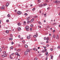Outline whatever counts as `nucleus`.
Listing matches in <instances>:
<instances>
[{
    "label": "nucleus",
    "mask_w": 60,
    "mask_h": 60,
    "mask_svg": "<svg viewBox=\"0 0 60 60\" xmlns=\"http://www.w3.org/2000/svg\"><path fill=\"white\" fill-rule=\"evenodd\" d=\"M18 47H20V45L18 44Z\"/></svg>",
    "instance_id": "nucleus-52"
},
{
    "label": "nucleus",
    "mask_w": 60,
    "mask_h": 60,
    "mask_svg": "<svg viewBox=\"0 0 60 60\" xmlns=\"http://www.w3.org/2000/svg\"><path fill=\"white\" fill-rule=\"evenodd\" d=\"M30 38V36H27V38L28 39H29Z\"/></svg>",
    "instance_id": "nucleus-13"
},
{
    "label": "nucleus",
    "mask_w": 60,
    "mask_h": 60,
    "mask_svg": "<svg viewBox=\"0 0 60 60\" xmlns=\"http://www.w3.org/2000/svg\"><path fill=\"white\" fill-rule=\"evenodd\" d=\"M6 56H7V55L6 54L2 55L1 56V57H6Z\"/></svg>",
    "instance_id": "nucleus-4"
},
{
    "label": "nucleus",
    "mask_w": 60,
    "mask_h": 60,
    "mask_svg": "<svg viewBox=\"0 0 60 60\" xmlns=\"http://www.w3.org/2000/svg\"><path fill=\"white\" fill-rule=\"evenodd\" d=\"M46 42V43H48V42H49V41H47Z\"/></svg>",
    "instance_id": "nucleus-61"
},
{
    "label": "nucleus",
    "mask_w": 60,
    "mask_h": 60,
    "mask_svg": "<svg viewBox=\"0 0 60 60\" xmlns=\"http://www.w3.org/2000/svg\"><path fill=\"white\" fill-rule=\"evenodd\" d=\"M48 33H46L45 34V35H47V34H48Z\"/></svg>",
    "instance_id": "nucleus-54"
},
{
    "label": "nucleus",
    "mask_w": 60,
    "mask_h": 60,
    "mask_svg": "<svg viewBox=\"0 0 60 60\" xmlns=\"http://www.w3.org/2000/svg\"><path fill=\"white\" fill-rule=\"evenodd\" d=\"M34 20V19L33 18L30 21V22H33V21Z\"/></svg>",
    "instance_id": "nucleus-10"
},
{
    "label": "nucleus",
    "mask_w": 60,
    "mask_h": 60,
    "mask_svg": "<svg viewBox=\"0 0 60 60\" xmlns=\"http://www.w3.org/2000/svg\"><path fill=\"white\" fill-rule=\"evenodd\" d=\"M51 59H52L53 58V56L52 55H51Z\"/></svg>",
    "instance_id": "nucleus-16"
},
{
    "label": "nucleus",
    "mask_w": 60,
    "mask_h": 60,
    "mask_svg": "<svg viewBox=\"0 0 60 60\" xmlns=\"http://www.w3.org/2000/svg\"><path fill=\"white\" fill-rule=\"evenodd\" d=\"M44 40H47V38L44 37Z\"/></svg>",
    "instance_id": "nucleus-29"
},
{
    "label": "nucleus",
    "mask_w": 60,
    "mask_h": 60,
    "mask_svg": "<svg viewBox=\"0 0 60 60\" xmlns=\"http://www.w3.org/2000/svg\"><path fill=\"white\" fill-rule=\"evenodd\" d=\"M34 41H37V39H35Z\"/></svg>",
    "instance_id": "nucleus-48"
},
{
    "label": "nucleus",
    "mask_w": 60,
    "mask_h": 60,
    "mask_svg": "<svg viewBox=\"0 0 60 60\" xmlns=\"http://www.w3.org/2000/svg\"><path fill=\"white\" fill-rule=\"evenodd\" d=\"M50 50H51V51H53V49L51 48L50 49Z\"/></svg>",
    "instance_id": "nucleus-43"
},
{
    "label": "nucleus",
    "mask_w": 60,
    "mask_h": 60,
    "mask_svg": "<svg viewBox=\"0 0 60 60\" xmlns=\"http://www.w3.org/2000/svg\"><path fill=\"white\" fill-rule=\"evenodd\" d=\"M38 23L39 24H41V22H40V21H38Z\"/></svg>",
    "instance_id": "nucleus-28"
},
{
    "label": "nucleus",
    "mask_w": 60,
    "mask_h": 60,
    "mask_svg": "<svg viewBox=\"0 0 60 60\" xmlns=\"http://www.w3.org/2000/svg\"><path fill=\"white\" fill-rule=\"evenodd\" d=\"M3 53L4 54H5V53H6V52L5 51H4L3 52Z\"/></svg>",
    "instance_id": "nucleus-45"
},
{
    "label": "nucleus",
    "mask_w": 60,
    "mask_h": 60,
    "mask_svg": "<svg viewBox=\"0 0 60 60\" xmlns=\"http://www.w3.org/2000/svg\"><path fill=\"white\" fill-rule=\"evenodd\" d=\"M17 56H20V55H19V54H18L17 55Z\"/></svg>",
    "instance_id": "nucleus-51"
},
{
    "label": "nucleus",
    "mask_w": 60,
    "mask_h": 60,
    "mask_svg": "<svg viewBox=\"0 0 60 60\" xmlns=\"http://www.w3.org/2000/svg\"><path fill=\"white\" fill-rule=\"evenodd\" d=\"M56 23L55 22L52 24V25H56Z\"/></svg>",
    "instance_id": "nucleus-19"
},
{
    "label": "nucleus",
    "mask_w": 60,
    "mask_h": 60,
    "mask_svg": "<svg viewBox=\"0 0 60 60\" xmlns=\"http://www.w3.org/2000/svg\"><path fill=\"white\" fill-rule=\"evenodd\" d=\"M53 2L54 3H56V4H59L60 2L58 1V0H55V1H54Z\"/></svg>",
    "instance_id": "nucleus-3"
},
{
    "label": "nucleus",
    "mask_w": 60,
    "mask_h": 60,
    "mask_svg": "<svg viewBox=\"0 0 60 60\" xmlns=\"http://www.w3.org/2000/svg\"><path fill=\"white\" fill-rule=\"evenodd\" d=\"M17 25L18 26H20V24L19 23H18Z\"/></svg>",
    "instance_id": "nucleus-17"
},
{
    "label": "nucleus",
    "mask_w": 60,
    "mask_h": 60,
    "mask_svg": "<svg viewBox=\"0 0 60 60\" xmlns=\"http://www.w3.org/2000/svg\"><path fill=\"white\" fill-rule=\"evenodd\" d=\"M44 49H46V47H44Z\"/></svg>",
    "instance_id": "nucleus-64"
},
{
    "label": "nucleus",
    "mask_w": 60,
    "mask_h": 60,
    "mask_svg": "<svg viewBox=\"0 0 60 60\" xmlns=\"http://www.w3.org/2000/svg\"><path fill=\"white\" fill-rule=\"evenodd\" d=\"M10 37L12 38V37H12V34H10Z\"/></svg>",
    "instance_id": "nucleus-24"
},
{
    "label": "nucleus",
    "mask_w": 60,
    "mask_h": 60,
    "mask_svg": "<svg viewBox=\"0 0 60 60\" xmlns=\"http://www.w3.org/2000/svg\"><path fill=\"white\" fill-rule=\"evenodd\" d=\"M39 7H43V5L42 4H40V5H39Z\"/></svg>",
    "instance_id": "nucleus-7"
},
{
    "label": "nucleus",
    "mask_w": 60,
    "mask_h": 60,
    "mask_svg": "<svg viewBox=\"0 0 60 60\" xmlns=\"http://www.w3.org/2000/svg\"><path fill=\"white\" fill-rule=\"evenodd\" d=\"M34 38H36V37H37V35H35L34 36Z\"/></svg>",
    "instance_id": "nucleus-12"
},
{
    "label": "nucleus",
    "mask_w": 60,
    "mask_h": 60,
    "mask_svg": "<svg viewBox=\"0 0 60 60\" xmlns=\"http://www.w3.org/2000/svg\"><path fill=\"white\" fill-rule=\"evenodd\" d=\"M49 36H51V34H49Z\"/></svg>",
    "instance_id": "nucleus-57"
},
{
    "label": "nucleus",
    "mask_w": 60,
    "mask_h": 60,
    "mask_svg": "<svg viewBox=\"0 0 60 60\" xmlns=\"http://www.w3.org/2000/svg\"><path fill=\"white\" fill-rule=\"evenodd\" d=\"M48 54V52H46V53L45 54V55H47Z\"/></svg>",
    "instance_id": "nucleus-21"
},
{
    "label": "nucleus",
    "mask_w": 60,
    "mask_h": 60,
    "mask_svg": "<svg viewBox=\"0 0 60 60\" xmlns=\"http://www.w3.org/2000/svg\"><path fill=\"white\" fill-rule=\"evenodd\" d=\"M52 37H53V38H55V35H53V36H52Z\"/></svg>",
    "instance_id": "nucleus-30"
},
{
    "label": "nucleus",
    "mask_w": 60,
    "mask_h": 60,
    "mask_svg": "<svg viewBox=\"0 0 60 60\" xmlns=\"http://www.w3.org/2000/svg\"><path fill=\"white\" fill-rule=\"evenodd\" d=\"M47 4H44L43 5V6H46V5H47Z\"/></svg>",
    "instance_id": "nucleus-20"
},
{
    "label": "nucleus",
    "mask_w": 60,
    "mask_h": 60,
    "mask_svg": "<svg viewBox=\"0 0 60 60\" xmlns=\"http://www.w3.org/2000/svg\"><path fill=\"white\" fill-rule=\"evenodd\" d=\"M8 17H10V14H8Z\"/></svg>",
    "instance_id": "nucleus-34"
},
{
    "label": "nucleus",
    "mask_w": 60,
    "mask_h": 60,
    "mask_svg": "<svg viewBox=\"0 0 60 60\" xmlns=\"http://www.w3.org/2000/svg\"><path fill=\"white\" fill-rule=\"evenodd\" d=\"M13 44H14V43H13V42H12L11 43V44L12 45Z\"/></svg>",
    "instance_id": "nucleus-35"
},
{
    "label": "nucleus",
    "mask_w": 60,
    "mask_h": 60,
    "mask_svg": "<svg viewBox=\"0 0 60 60\" xmlns=\"http://www.w3.org/2000/svg\"><path fill=\"white\" fill-rule=\"evenodd\" d=\"M18 37L19 38H20V35H19Z\"/></svg>",
    "instance_id": "nucleus-40"
},
{
    "label": "nucleus",
    "mask_w": 60,
    "mask_h": 60,
    "mask_svg": "<svg viewBox=\"0 0 60 60\" xmlns=\"http://www.w3.org/2000/svg\"><path fill=\"white\" fill-rule=\"evenodd\" d=\"M45 51H47V50L46 49H45Z\"/></svg>",
    "instance_id": "nucleus-63"
},
{
    "label": "nucleus",
    "mask_w": 60,
    "mask_h": 60,
    "mask_svg": "<svg viewBox=\"0 0 60 60\" xmlns=\"http://www.w3.org/2000/svg\"><path fill=\"white\" fill-rule=\"evenodd\" d=\"M27 54V51H26L24 52V54L25 55H26Z\"/></svg>",
    "instance_id": "nucleus-8"
},
{
    "label": "nucleus",
    "mask_w": 60,
    "mask_h": 60,
    "mask_svg": "<svg viewBox=\"0 0 60 60\" xmlns=\"http://www.w3.org/2000/svg\"><path fill=\"white\" fill-rule=\"evenodd\" d=\"M27 21H28V20H28V18L27 19Z\"/></svg>",
    "instance_id": "nucleus-60"
},
{
    "label": "nucleus",
    "mask_w": 60,
    "mask_h": 60,
    "mask_svg": "<svg viewBox=\"0 0 60 60\" xmlns=\"http://www.w3.org/2000/svg\"><path fill=\"white\" fill-rule=\"evenodd\" d=\"M24 15L26 16H27V13H25L24 14Z\"/></svg>",
    "instance_id": "nucleus-31"
},
{
    "label": "nucleus",
    "mask_w": 60,
    "mask_h": 60,
    "mask_svg": "<svg viewBox=\"0 0 60 60\" xmlns=\"http://www.w3.org/2000/svg\"><path fill=\"white\" fill-rule=\"evenodd\" d=\"M49 9H50V8H49V7L48 8H47V10H49Z\"/></svg>",
    "instance_id": "nucleus-47"
},
{
    "label": "nucleus",
    "mask_w": 60,
    "mask_h": 60,
    "mask_svg": "<svg viewBox=\"0 0 60 60\" xmlns=\"http://www.w3.org/2000/svg\"><path fill=\"white\" fill-rule=\"evenodd\" d=\"M48 59V57H46V60H47V59Z\"/></svg>",
    "instance_id": "nucleus-62"
},
{
    "label": "nucleus",
    "mask_w": 60,
    "mask_h": 60,
    "mask_svg": "<svg viewBox=\"0 0 60 60\" xmlns=\"http://www.w3.org/2000/svg\"><path fill=\"white\" fill-rule=\"evenodd\" d=\"M10 40H12V38H10L9 39Z\"/></svg>",
    "instance_id": "nucleus-36"
},
{
    "label": "nucleus",
    "mask_w": 60,
    "mask_h": 60,
    "mask_svg": "<svg viewBox=\"0 0 60 60\" xmlns=\"http://www.w3.org/2000/svg\"><path fill=\"white\" fill-rule=\"evenodd\" d=\"M26 51L27 52H30L29 49H27Z\"/></svg>",
    "instance_id": "nucleus-14"
},
{
    "label": "nucleus",
    "mask_w": 60,
    "mask_h": 60,
    "mask_svg": "<svg viewBox=\"0 0 60 60\" xmlns=\"http://www.w3.org/2000/svg\"><path fill=\"white\" fill-rule=\"evenodd\" d=\"M33 50L35 51L36 50V48H34L33 49Z\"/></svg>",
    "instance_id": "nucleus-32"
},
{
    "label": "nucleus",
    "mask_w": 60,
    "mask_h": 60,
    "mask_svg": "<svg viewBox=\"0 0 60 60\" xmlns=\"http://www.w3.org/2000/svg\"><path fill=\"white\" fill-rule=\"evenodd\" d=\"M18 31H20L21 30V28L20 27H19L18 28Z\"/></svg>",
    "instance_id": "nucleus-11"
},
{
    "label": "nucleus",
    "mask_w": 60,
    "mask_h": 60,
    "mask_svg": "<svg viewBox=\"0 0 60 60\" xmlns=\"http://www.w3.org/2000/svg\"><path fill=\"white\" fill-rule=\"evenodd\" d=\"M20 50L19 49H18L17 50V51L19 52V51H20Z\"/></svg>",
    "instance_id": "nucleus-46"
},
{
    "label": "nucleus",
    "mask_w": 60,
    "mask_h": 60,
    "mask_svg": "<svg viewBox=\"0 0 60 60\" xmlns=\"http://www.w3.org/2000/svg\"><path fill=\"white\" fill-rule=\"evenodd\" d=\"M4 8V6L3 5L2 6V7H1V9L2 10H3H3H4L5 9Z\"/></svg>",
    "instance_id": "nucleus-6"
},
{
    "label": "nucleus",
    "mask_w": 60,
    "mask_h": 60,
    "mask_svg": "<svg viewBox=\"0 0 60 60\" xmlns=\"http://www.w3.org/2000/svg\"><path fill=\"white\" fill-rule=\"evenodd\" d=\"M9 3L8 2H7L6 4V7H8L9 5Z\"/></svg>",
    "instance_id": "nucleus-5"
},
{
    "label": "nucleus",
    "mask_w": 60,
    "mask_h": 60,
    "mask_svg": "<svg viewBox=\"0 0 60 60\" xmlns=\"http://www.w3.org/2000/svg\"><path fill=\"white\" fill-rule=\"evenodd\" d=\"M55 31H56V30H53V32H55Z\"/></svg>",
    "instance_id": "nucleus-50"
},
{
    "label": "nucleus",
    "mask_w": 60,
    "mask_h": 60,
    "mask_svg": "<svg viewBox=\"0 0 60 60\" xmlns=\"http://www.w3.org/2000/svg\"><path fill=\"white\" fill-rule=\"evenodd\" d=\"M29 27L28 26H26L25 27V29L27 31H29Z\"/></svg>",
    "instance_id": "nucleus-1"
},
{
    "label": "nucleus",
    "mask_w": 60,
    "mask_h": 60,
    "mask_svg": "<svg viewBox=\"0 0 60 60\" xmlns=\"http://www.w3.org/2000/svg\"><path fill=\"white\" fill-rule=\"evenodd\" d=\"M42 53H44V52H45V51H44V50H43L42 51Z\"/></svg>",
    "instance_id": "nucleus-37"
},
{
    "label": "nucleus",
    "mask_w": 60,
    "mask_h": 60,
    "mask_svg": "<svg viewBox=\"0 0 60 60\" xmlns=\"http://www.w3.org/2000/svg\"><path fill=\"white\" fill-rule=\"evenodd\" d=\"M6 21L7 22H8L9 21V20H6Z\"/></svg>",
    "instance_id": "nucleus-49"
},
{
    "label": "nucleus",
    "mask_w": 60,
    "mask_h": 60,
    "mask_svg": "<svg viewBox=\"0 0 60 60\" xmlns=\"http://www.w3.org/2000/svg\"><path fill=\"white\" fill-rule=\"evenodd\" d=\"M34 18H38V16H35L34 17Z\"/></svg>",
    "instance_id": "nucleus-26"
},
{
    "label": "nucleus",
    "mask_w": 60,
    "mask_h": 60,
    "mask_svg": "<svg viewBox=\"0 0 60 60\" xmlns=\"http://www.w3.org/2000/svg\"><path fill=\"white\" fill-rule=\"evenodd\" d=\"M56 38L57 39H59V36L57 35L56 37Z\"/></svg>",
    "instance_id": "nucleus-15"
},
{
    "label": "nucleus",
    "mask_w": 60,
    "mask_h": 60,
    "mask_svg": "<svg viewBox=\"0 0 60 60\" xmlns=\"http://www.w3.org/2000/svg\"><path fill=\"white\" fill-rule=\"evenodd\" d=\"M30 22V21H27V23H28H28H29Z\"/></svg>",
    "instance_id": "nucleus-41"
},
{
    "label": "nucleus",
    "mask_w": 60,
    "mask_h": 60,
    "mask_svg": "<svg viewBox=\"0 0 60 60\" xmlns=\"http://www.w3.org/2000/svg\"><path fill=\"white\" fill-rule=\"evenodd\" d=\"M39 56H41V54H39Z\"/></svg>",
    "instance_id": "nucleus-56"
},
{
    "label": "nucleus",
    "mask_w": 60,
    "mask_h": 60,
    "mask_svg": "<svg viewBox=\"0 0 60 60\" xmlns=\"http://www.w3.org/2000/svg\"><path fill=\"white\" fill-rule=\"evenodd\" d=\"M6 33L7 34H8V33H9V31L8 30H7V31H6Z\"/></svg>",
    "instance_id": "nucleus-18"
},
{
    "label": "nucleus",
    "mask_w": 60,
    "mask_h": 60,
    "mask_svg": "<svg viewBox=\"0 0 60 60\" xmlns=\"http://www.w3.org/2000/svg\"><path fill=\"white\" fill-rule=\"evenodd\" d=\"M32 29L31 28H30V31H31L32 30Z\"/></svg>",
    "instance_id": "nucleus-53"
},
{
    "label": "nucleus",
    "mask_w": 60,
    "mask_h": 60,
    "mask_svg": "<svg viewBox=\"0 0 60 60\" xmlns=\"http://www.w3.org/2000/svg\"><path fill=\"white\" fill-rule=\"evenodd\" d=\"M49 37H47V38L46 39L47 40V41H49Z\"/></svg>",
    "instance_id": "nucleus-23"
},
{
    "label": "nucleus",
    "mask_w": 60,
    "mask_h": 60,
    "mask_svg": "<svg viewBox=\"0 0 60 60\" xmlns=\"http://www.w3.org/2000/svg\"><path fill=\"white\" fill-rule=\"evenodd\" d=\"M47 47H49V44L47 45Z\"/></svg>",
    "instance_id": "nucleus-55"
},
{
    "label": "nucleus",
    "mask_w": 60,
    "mask_h": 60,
    "mask_svg": "<svg viewBox=\"0 0 60 60\" xmlns=\"http://www.w3.org/2000/svg\"><path fill=\"white\" fill-rule=\"evenodd\" d=\"M17 13L18 15H20L22 14V12L20 11H19L17 12Z\"/></svg>",
    "instance_id": "nucleus-2"
},
{
    "label": "nucleus",
    "mask_w": 60,
    "mask_h": 60,
    "mask_svg": "<svg viewBox=\"0 0 60 60\" xmlns=\"http://www.w3.org/2000/svg\"><path fill=\"white\" fill-rule=\"evenodd\" d=\"M30 26L31 27H33V25L32 24H31L30 25Z\"/></svg>",
    "instance_id": "nucleus-22"
},
{
    "label": "nucleus",
    "mask_w": 60,
    "mask_h": 60,
    "mask_svg": "<svg viewBox=\"0 0 60 60\" xmlns=\"http://www.w3.org/2000/svg\"><path fill=\"white\" fill-rule=\"evenodd\" d=\"M21 40H23V38H20Z\"/></svg>",
    "instance_id": "nucleus-44"
},
{
    "label": "nucleus",
    "mask_w": 60,
    "mask_h": 60,
    "mask_svg": "<svg viewBox=\"0 0 60 60\" xmlns=\"http://www.w3.org/2000/svg\"><path fill=\"white\" fill-rule=\"evenodd\" d=\"M25 48H28V46L27 45H25Z\"/></svg>",
    "instance_id": "nucleus-9"
},
{
    "label": "nucleus",
    "mask_w": 60,
    "mask_h": 60,
    "mask_svg": "<svg viewBox=\"0 0 60 60\" xmlns=\"http://www.w3.org/2000/svg\"><path fill=\"white\" fill-rule=\"evenodd\" d=\"M40 0H38V3H40Z\"/></svg>",
    "instance_id": "nucleus-38"
},
{
    "label": "nucleus",
    "mask_w": 60,
    "mask_h": 60,
    "mask_svg": "<svg viewBox=\"0 0 60 60\" xmlns=\"http://www.w3.org/2000/svg\"><path fill=\"white\" fill-rule=\"evenodd\" d=\"M10 49H13V46H11V47Z\"/></svg>",
    "instance_id": "nucleus-25"
},
{
    "label": "nucleus",
    "mask_w": 60,
    "mask_h": 60,
    "mask_svg": "<svg viewBox=\"0 0 60 60\" xmlns=\"http://www.w3.org/2000/svg\"><path fill=\"white\" fill-rule=\"evenodd\" d=\"M35 8H33V9H32V11H34V10H35Z\"/></svg>",
    "instance_id": "nucleus-42"
},
{
    "label": "nucleus",
    "mask_w": 60,
    "mask_h": 60,
    "mask_svg": "<svg viewBox=\"0 0 60 60\" xmlns=\"http://www.w3.org/2000/svg\"><path fill=\"white\" fill-rule=\"evenodd\" d=\"M23 23H25H25H26V22L25 21L24 22H23Z\"/></svg>",
    "instance_id": "nucleus-58"
},
{
    "label": "nucleus",
    "mask_w": 60,
    "mask_h": 60,
    "mask_svg": "<svg viewBox=\"0 0 60 60\" xmlns=\"http://www.w3.org/2000/svg\"><path fill=\"white\" fill-rule=\"evenodd\" d=\"M14 55V53H12V54H11V55Z\"/></svg>",
    "instance_id": "nucleus-59"
},
{
    "label": "nucleus",
    "mask_w": 60,
    "mask_h": 60,
    "mask_svg": "<svg viewBox=\"0 0 60 60\" xmlns=\"http://www.w3.org/2000/svg\"><path fill=\"white\" fill-rule=\"evenodd\" d=\"M18 54V52H16L15 53V55H17Z\"/></svg>",
    "instance_id": "nucleus-27"
},
{
    "label": "nucleus",
    "mask_w": 60,
    "mask_h": 60,
    "mask_svg": "<svg viewBox=\"0 0 60 60\" xmlns=\"http://www.w3.org/2000/svg\"><path fill=\"white\" fill-rule=\"evenodd\" d=\"M35 60H37V57H35Z\"/></svg>",
    "instance_id": "nucleus-33"
},
{
    "label": "nucleus",
    "mask_w": 60,
    "mask_h": 60,
    "mask_svg": "<svg viewBox=\"0 0 60 60\" xmlns=\"http://www.w3.org/2000/svg\"><path fill=\"white\" fill-rule=\"evenodd\" d=\"M39 13H41V11L40 10L39 11Z\"/></svg>",
    "instance_id": "nucleus-39"
}]
</instances>
